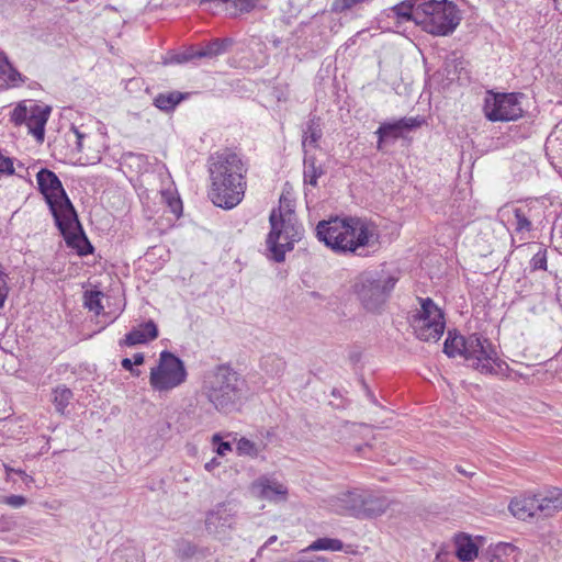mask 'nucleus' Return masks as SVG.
<instances>
[{
	"mask_svg": "<svg viewBox=\"0 0 562 562\" xmlns=\"http://www.w3.org/2000/svg\"><path fill=\"white\" fill-rule=\"evenodd\" d=\"M36 180L38 190L54 217L55 225L67 245L76 248L80 256L91 254L93 247L81 228L75 206L59 178L52 170L42 168L36 175Z\"/></svg>",
	"mask_w": 562,
	"mask_h": 562,
	"instance_id": "f257e3e1",
	"label": "nucleus"
},
{
	"mask_svg": "<svg viewBox=\"0 0 562 562\" xmlns=\"http://www.w3.org/2000/svg\"><path fill=\"white\" fill-rule=\"evenodd\" d=\"M315 231L318 240L338 255L361 256L360 249L374 247L379 243L375 225L360 217L321 221Z\"/></svg>",
	"mask_w": 562,
	"mask_h": 562,
	"instance_id": "f03ea898",
	"label": "nucleus"
},
{
	"mask_svg": "<svg viewBox=\"0 0 562 562\" xmlns=\"http://www.w3.org/2000/svg\"><path fill=\"white\" fill-rule=\"evenodd\" d=\"M209 171L212 202L227 210L238 205L245 194L247 172L240 156L229 149L215 153L210 157Z\"/></svg>",
	"mask_w": 562,
	"mask_h": 562,
	"instance_id": "7ed1b4c3",
	"label": "nucleus"
},
{
	"mask_svg": "<svg viewBox=\"0 0 562 562\" xmlns=\"http://www.w3.org/2000/svg\"><path fill=\"white\" fill-rule=\"evenodd\" d=\"M246 381L228 363L215 366L204 374L202 392L213 407L224 414L238 409Z\"/></svg>",
	"mask_w": 562,
	"mask_h": 562,
	"instance_id": "20e7f679",
	"label": "nucleus"
},
{
	"mask_svg": "<svg viewBox=\"0 0 562 562\" xmlns=\"http://www.w3.org/2000/svg\"><path fill=\"white\" fill-rule=\"evenodd\" d=\"M443 352L449 358L463 357L471 367L484 374H498L505 364L498 359L493 345L477 334L468 337L449 331L443 344Z\"/></svg>",
	"mask_w": 562,
	"mask_h": 562,
	"instance_id": "39448f33",
	"label": "nucleus"
},
{
	"mask_svg": "<svg viewBox=\"0 0 562 562\" xmlns=\"http://www.w3.org/2000/svg\"><path fill=\"white\" fill-rule=\"evenodd\" d=\"M269 222L271 229L267 237V247L271 258L276 262H282L285 254L291 251L294 244L300 240L301 226L290 205L282 206V199H280V206L271 211Z\"/></svg>",
	"mask_w": 562,
	"mask_h": 562,
	"instance_id": "423d86ee",
	"label": "nucleus"
},
{
	"mask_svg": "<svg viewBox=\"0 0 562 562\" xmlns=\"http://www.w3.org/2000/svg\"><path fill=\"white\" fill-rule=\"evenodd\" d=\"M417 25L429 34L446 36L451 34L461 21V12L456 3L448 0H423L416 5Z\"/></svg>",
	"mask_w": 562,
	"mask_h": 562,
	"instance_id": "0eeeda50",
	"label": "nucleus"
},
{
	"mask_svg": "<svg viewBox=\"0 0 562 562\" xmlns=\"http://www.w3.org/2000/svg\"><path fill=\"white\" fill-rule=\"evenodd\" d=\"M397 278L379 271H364L353 282L352 289L364 310L378 313L393 291Z\"/></svg>",
	"mask_w": 562,
	"mask_h": 562,
	"instance_id": "6e6552de",
	"label": "nucleus"
},
{
	"mask_svg": "<svg viewBox=\"0 0 562 562\" xmlns=\"http://www.w3.org/2000/svg\"><path fill=\"white\" fill-rule=\"evenodd\" d=\"M188 372L184 362L175 353L164 350L158 364L150 370V386L159 392H167L186 382Z\"/></svg>",
	"mask_w": 562,
	"mask_h": 562,
	"instance_id": "1a4fd4ad",
	"label": "nucleus"
},
{
	"mask_svg": "<svg viewBox=\"0 0 562 562\" xmlns=\"http://www.w3.org/2000/svg\"><path fill=\"white\" fill-rule=\"evenodd\" d=\"M522 93H495L488 91L484 100V114L491 122L516 121L522 116Z\"/></svg>",
	"mask_w": 562,
	"mask_h": 562,
	"instance_id": "9d476101",
	"label": "nucleus"
},
{
	"mask_svg": "<svg viewBox=\"0 0 562 562\" xmlns=\"http://www.w3.org/2000/svg\"><path fill=\"white\" fill-rule=\"evenodd\" d=\"M362 496L363 490L353 488L331 495L324 502L326 503V507L333 513L362 518L364 513L361 507V503L363 502Z\"/></svg>",
	"mask_w": 562,
	"mask_h": 562,
	"instance_id": "9b49d317",
	"label": "nucleus"
},
{
	"mask_svg": "<svg viewBox=\"0 0 562 562\" xmlns=\"http://www.w3.org/2000/svg\"><path fill=\"white\" fill-rule=\"evenodd\" d=\"M423 123V120L418 117H402L394 122H384L376 130L375 134L378 135V149L382 148V143L391 137L398 138L403 135L405 131H412L416 127H419Z\"/></svg>",
	"mask_w": 562,
	"mask_h": 562,
	"instance_id": "f8f14e48",
	"label": "nucleus"
},
{
	"mask_svg": "<svg viewBox=\"0 0 562 562\" xmlns=\"http://www.w3.org/2000/svg\"><path fill=\"white\" fill-rule=\"evenodd\" d=\"M409 324L414 330L416 337L424 341H438L440 337L443 335L446 323L445 317L439 318L438 321H432L430 318L423 319L420 318H408Z\"/></svg>",
	"mask_w": 562,
	"mask_h": 562,
	"instance_id": "ddd939ff",
	"label": "nucleus"
},
{
	"mask_svg": "<svg viewBox=\"0 0 562 562\" xmlns=\"http://www.w3.org/2000/svg\"><path fill=\"white\" fill-rule=\"evenodd\" d=\"M158 337V327L153 319H149L127 333L124 339L120 340V346L133 347L140 344H147Z\"/></svg>",
	"mask_w": 562,
	"mask_h": 562,
	"instance_id": "4468645a",
	"label": "nucleus"
},
{
	"mask_svg": "<svg viewBox=\"0 0 562 562\" xmlns=\"http://www.w3.org/2000/svg\"><path fill=\"white\" fill-rule=\"evenodd\" d=\"M510 513L520 520L531 517H541L540 507L535 494H526L515 497L508 506Z\"/></svg>",
	"mask_w": 562,
	"mask_h": 562,
	"instance_id": "2eb2a0df",
	"label": "nucleus"
},
{
	"mask_svg": "<svg viewBox=\"0 0 562 562\" xmlns=\"http://www.w3.org/2000/svg\"><path fill=\"white\" fill-rule=\"evenodd\" d=\"M50 114V108L47 105H31V112L27 116L25 125L29 132L38 140H44L45 125Z\"/></svg>",
	"mask_w": 562,
	"mask_h": 562,
	"instance_id": "dca6fc26",
	"label": "nucleus"
},
{
	"mask_svg": "<svg viewBox=\"0 0 562 562\" xmlns=\"http://www.w3.org/2000/svg\"><path fill=\"white\" fill-rule=\"evenodd\" d=\"M535 495L540 507L541 517H550L554 513L562 510V490L551 487Z\"/></svg>",
	"mask_w": 562,
	"mask_h": 562,
	"instance_id": "f3484780",
	"label": "nucleus"
},
{
	"mask_svg": "<svg viewBox=\"0 0 562 562\" xmlns=\"http://www.w3.org/2000/svg\"><path fill=\"white\" fill-rule=\"evenodd\" d=\"M362 501L363 502L361 503V507L362 512H364L362 518H373L380 516L389 507V501L386 497L381 496L370 490H363Z\"/></svg>",
	"mask_w": 562,
	"mask_h": 562,
	"instance_id": "a211bd4d",
	"label": "nucleus"
},
{
	"mask_svg": "<svg viewBox=\"0 0 562 562\" xmlns=\"http://www.w3.org/2000/svg\"><path fill=\"white\" fill-rule=\"evenodd\" d=\"M456 557L461 562H471L479 554V547L471 536L460 533L454 538Z\"/></svg>",
	"mask_w": 562,
	"mask_h": 562,
	"instance_id": "6ab92c4d",
	"label": "nucleus"
},
{
	"mask_svg": "<svg viewBox=\"0 0 562 562\" xmlns=\"http://www.w3.org/2000/svg\"><path fill=\"white\" fill-rule=\"evenodd\" d=\"M254 488L258 491L260 497L269 501L277 499L279 496L284 498L288 494V488L283 484L266 477L259 479L254 484Z\"/></svg>",
	"mask_w": 562,
	"mask_h": 562,
	"instance_id": "aec40b11",
	"label": "nucleus"
},
{
	"mask_svg": "<svg viewBox=\"0 0 562 562\" xmlns=\"http://www.w3.org/2000/svg\"><path fill=\"white\" fill-rule=\"evenodd\" d=\"M324 173L325 170L322 165L316 164V158L305 153L303 171L304 183L316 187L318 178Z\"/></svg>",
	"mask_w": 562,
	"mask_h": 562,
	"instance_id": "412c9836",
	"label": "nucleus"
},
{
	"mask_svg": "<svg viewBox=\"0 0 562 562\" xmlns=\"http://www.w3.org/2000/svg\"><path fill=\"white\" fill-rule=\"evenodd\" d=\"M420 302V308L416 310L409 318H420V321L432 319L438 321L442 318V311L434 303V301L429 297L418 299Z\"/></svg>",
	"mask_w": 562,
	"mask_h": 562,
	"instance_id": "4be33fe9",
	"label": "nucleus"
},
{
	"mask_svg": "<svg viewBox=\"0 0 562 562\" xmlns=\"http://www.w3.org/2000/svg\"><path fill=\"white\" fill-rule=\"evenodd\" d=\"M323 133L319 124V117H311L306 123V127L303 130V148L305 149L306 146L316 147Z\"/></svg>",
	"mask_w": 562,
	"mask_h": 562,
	"instance_id": "5701e85b",
	"label": "nucleus"
},
{
	"mask_svg": "<svg viewBox=\"0 0 562 562\" xmlns=\"http://www.w3.org/2000/svg\"><path fill=\"white\" fill-rule=\"evenodd\" d=\"M260 367L266 374L278 378L282 375L285 370V361L278 355L270 353L262 357Z\"/></svg>",
	"mask_w": 562,
	"mask_h": 562,
	"instance_id": "b1692460",
	"label": "nucleus"
},
{
	"mask_svg": "<svg viewBox=\"0 0 562 562\" xmlns=\"http://www.w3.org/2000/svg\"><path fill=\"white\" fill-rule=\"evenodd\" d=\"M184 94L180 92L160 93L154 99V105L161 111H172L182 100Z\"/></svg>",
	"mask_w": 562,
	"mask_h": 562,
	"instance_id": "393cba45",
	"label": "nucleus"
},
{
	"mask_svg": "<svg viewBox=\"0 0 562 562\" xmlns=\"http://www.w3.org/2000/svg\"><path fill=\"white\" fill-rule=\"evenodd\" d=\"M52 402L56 412L64 414L66 407L69 405L74 394L72 391L65 385L57 386L52 392Z\"/></svg>",
	"mask_w": 562,
	"mask_h": 562,
	"instance_id": "a878e982",
	"label": "nucleus"
},
{
	"mask_svg": "<svg viewBox=\"0 0 562 562\" xmlns=\"http://www.w3.org/2000/svg\"><path fill=\"white\" fill-rule=\"evenodd\" d=\"M420 1H416V0H406V1H403V2L394 5L392 8V10L398 18H402L407 21L412 20L417 24V19L415 16V13H416V5Z\"/></svg>",
	"mask_w": 562,
	"mask_h": 562,
	"instance_id": "bb28decb",
	"label": "nucleus"
},
{
	"mask_svg": "<svg viewBox=\"0 0 562 562\" xmlns=\"http://www.w3.org/2000/svg\"><path fill=\"white\" fill-rule=\"evenodd\" d=\"M194 59H198L196 50L190 48V49H188L186 52H181V53L169 52L166 55V57L164 58V64L165 65L184 64L188 61H192Z\"/></svg>",
	"mask_w": 562,
	"mask_h": 562,
	"instance_id": "cd10ccee",
	"label": "nucleus"
},
{
	"mask_svg": "<svg viewBox=\"0 0 562 562\" xmlns=\"http://www.w3.org/2000/svg\"><path fill=\"white\" fill-rule=\"evenodd\" d=\"M342 547H344V543L339 539L318 538L310 544L308 549L340 551L342 549Z\"/></svg>",
	"mask_w": 562,
	"mask_h": 562,
	"instance_id": "c85d7f7f",
	"label": "nucleus"
},
{
	"mask_svg": "<svg viewBox=\"0 0 562 562\" xmlns=\"http://www.w3.org/2000/svg\"><path fill=\"white\" fill-rule=\"evenodd\" d=\"M101 296L102 293L100 291H87L85 293V306L89 311H92L95 314H100L103 311Z\"/></svg>",
	"mask_w": 562,
	"mask_h": 562,
	"instance_id": "c756f323",
	"label": "nucleus"
},
{
	"mask_svg": "<svg viewBox=\"0 0 562 562\" xmlns=\"http://www.w3.org/2000/svg\"><path fill=\"white\" fill-rule=\"evenodd\" d=\"M236 450L239 456H248L251 458L258 457L260 452L255 442L244 437L237 441Z\"/></svg>",
	"mask_w": 562,
	"mask_h": 562,
	"instance_id": "7c9ffc66",
	"label": "nucleus"
},
{
	"mask_svg": "<svg viewBox=\"0 0 562 562\" xmlns=\"http://www.w3.org/2000/svg\"><path fill=\"white\" fill-rule=\"evenodd\" d=\"M515 216V231L517 233L529 232L531 229V222L522 209L516 207L514 210Z\"/></svg>",
	"mask_w": 562,
	"mask_h": 562,
	"instance_id": "2f4dec72",
	"label": "nucleus"
},
{
	"mask_svg": "<svg viewBox=\"0 0 562 562\" xmlns=\"http://www.w3.org/2000/svg\"><path fill=\"white\" fill-rule=\"evenodd\" d=\"M224 45L220 41H214L207 44L205 47L196 50L198 59L204 57H214L224 52Z\"/></svg>",
	"mask_w": 562,
	"mask_h": 562,
	"instance_id": "473e14b6",
	"label": "nucleus"
},
{
	"mask_svg": "<svg viewBox=\"0 0 562 562\" xmlns=\"http://www.w3.org/2000/svg\"><path fill=\"white\" fill-rule=\"evenodd\" d=\"M446 70L448 76L460 74L464 69V60L456 53L451 54L446 59Z\"/></svg>",
	"mask_w": 562,
	"mask_h": 562,
	"instance_id": "72a5a7b5",
	"label": "nucleus"
},
{
	"mask_svg": "<svg viewBox=\"0 0 562 562\" xmlns=\"http://www.w3.org/2000/svg\"><path fill=\"white\" fill-rule=\"evenodd\" d=\"M31 112V106L27 108L24 103H19L10 114V120L15 125L25 124L27 116Z\"/></svg>",
	"mask_w": 562,
	"mask_h": 562,
	"instance_id": "f704fd0d",
	"label": "nucleus"
},
{
	"mask_svg": "<svg viewBox=\"0 0 562 562\" xmlns=\"http://www.w3.org/2000/svg\"><path fill=\"white\" fill-rule=\"evenodd\" d=\"M2 78L5 79L12 87H19L25 82V77L16 68H14L13 65L7 69L5 75Z\"/></svg>",
	"mask_w": 562,
	"mask_h": 562,
	"instance_id": "c9c22d12",
	"label": "nucleus"
},
{
	"mask_svg": "<svg viewBox=\"0 0 562 562\" xmlns=\"http://www.w3.org/2000/svg\"><path fill=\"white\" fill-rule=\"evenodd\" d=\"M530 266L532 270H547V250L540 248L531 258Z\"/></svg>",
	"mask_w": 562,
	"mask_h": 562,
	"instance_id": "e433bc0d",
	"label": "nucleus"
},
{
	"mask_svg": "<svg viewBox=\"0 0 562 562\" xmlns=\"http://www.w3.org/2000/svg\"><path fill=\"white\" fill-rule=\"evenodd\" d=\"M364 1L366 0H334L331 3V11L341 13Z\"/></svg>",
	"mask_w": 562,
	"mask_h": 562,
	"instance_id": "4c0bfd02",
	"label": "nucleus"
},
{
	"mask_svg": "<svg viewBox=\"0 0 562 562\" xmlns=\"http://www.w3.org/2000/svg\"><path fill=\"white\" fill-rule=\"evenodd\" d=\"M176 552L181 558H191L196 552V547L187 540H181L177 543Z\"/></svg>",
	"mask_w": 562,
	"mask_h": 562,
	"instance_id": "58836bf2",
	"label": "nucleus"
},
{
	"mask_svg": "<svg viewBox=\"0 0 562 562\" xmlns=\"http://www.w3.org/2000/svg\"><path fill=\"white\" fill-rule=\"evenodd\" d=\"M212 441L216 446V453L218 456H225L227 452L232 451V445L227 441H223L220 434H215L212 438Z\"/></svg>",
	"mask_w": 562,
	"mask_h": 562,
	"instance_id": "ea45409f",
	"label": "nucleus"
},
{
	"mask_svg": "<svg viewBox=\"0 0 562 562\" xmlns=\"http://www.w3.org/2000/svg\"><path fill=\"white\" fill-rule=\"evenodd\" d=\"M233 7L240 12H250L257 3V0H231Z\"/></svg>",
	"mask_w": 562,
	"mask_h": 562,
	"instance_id": "a19ab883",
	"label": "nucleus"
},
{
	"mask_svg": "<svg viewBox=\"0 0 562 562\" xmlns=\"http://www.w3.org/2000/svg\"><path fill=\"white\" fill-rule=\"evenodd\" d=\"M13 172H14V167H13L12 159L0 153V176L13 175Z\"/></svg>",
	"mask_w": 562,
	"mask_h": 562,
	"instance_id": "79ce46f5",
	"label": "nucleus"
},
{
	"mask_svg": "<svg viewBox=\"0 0 562 562\" xmlns=\"http://www.w3.org/2000/svg\"><path fill=\"white\" fill-rule=\"evenodd\" d=\"M27 499L22 495L5 496L3 503L13 508H20L26 504Z\"/></svg>",
	"mask_w": 562,
	"mask_h": 562,
	"instance_id": "37998d69",
	"label": "nucleus"
},
{
	"mask_svg": "<svg viewBox=\"0 0 562 562\" xmlns=\"http://www.w3.org/2000/svg\"><path fill=\"white\" fill-rule=\"evenodd\" d=\"M4 468H5V473L8 476H10L12 473H14V474H18L25 484H30L33 482V477L30 476L29 474H26V472L24 470L14 469L9 465H4Z\"/></svg>",
	"mask_w": 562,
	"mask_h": 562,
	"instance_id": "c03bdc74",
	"label": "nucleus"
},
{
	"mask_svg": "<svg viewBox=\"0 0 562 562\" xmlns=\"http://www.w3.org/2000/svg\"><path fill=\"white\" fill-rule=\"evenodd\" d=\"M224 506H220L215 512H211L207 517H206V520H205V524H206V527L207 528H211V526H217V524H220L222 517H221V512H222V508Z\"/></svg>",
	"mask_w": 562,
	"mask_h": 562,
	"instance_id": "a18cd8bd",
	"label": "nucleus"
},
{
	"mask_svg": "<svg viewBox=\"0 0 562 562\" xmlns=\"http://www.w3.org/2000/svg\"><path fill=\"white\" fill-rule=\"evenodd\" d=\"M7 54L0 50V78L4 77L7 69L11 66Z\"/></svg>",
	"mask_w": 562,
	"mask_h": 562,
	"instance_id": "49530a36",
	"label": "nucleus"
},
{
	"mask_svg": "<svg viewBox=\"0 0 562 562\" xmlns=\"http://www.w3.org/2000/svg\"><path fill=\"white\" fill-rule=\"evenodd\" d=\"M76 135V150L81 153L83 149V138L85 134H82L77 127L72 126L71 128Z\"/></svg>",
	"mask_w": 562,
	"mask_h": 562,
	"instance_id": "de8ad7c7",
	"label": "nucleus"
},
{
	"mask_svg": "<svg viewBox=\"0 0 562 562\" xmlns=\"http://www.w3.org/2000/svg\"><path fill=\"white\" fill-rule=\"evenodd\" d=\"M122 367L130 371L133 375H136L138 376L139 375V371L138 370H135L134 369V363H133V360L130 359V358H124L121 362Z\"/></svg>",
	"mask_w": 562,
	"mask_h": 562,
	"instance_id": "09e8293b",
	"label": "nucleus"
},
{
	"mask_svg": "<svg viewBox=\"0 0 562 562\" xmlns=\"http://www.w3.org/2000/svg\"><path fill=\"white\" fill-rule=\"evenodd\" d=\"M170 210L173 214L179 215L182 211V203L180 199H172L169 201Z\"/></svg>",
	"mask_w": 562,
	"mask_h": 562,
	"instance_id": "8fccbe9b",
	"label": "nucleus"
},
{
	"mask_svg": "<svg viewBox=\"0 0 562 562\" xmlns=\"http://www.w3.org/2000/svg\"><path fill=\"white\" fill-rule=\"evenodd\" d=\"M559 131H562V123L557 125V130L547 138L546 146L547 148H552L554 143L559 139L558 136H554Z\"/></svg>",
	"mask_w": 562,
	"mask_h": 562,
	"instance_id": "3c124183",
	"label": "nucleus"
},
{
	"mask_svg": "<svg viewBox=\"0 0 562 562\" xmlns=\"http://www.w3.org/2000/svg\"><path fill=\"white\" fill-rule=\"evenodd\" d=\"M221 462L217 458H212L209 462L204 464V469L209 472H212L215 468L220 467Z\"/></svg>",
	"mask_w": 562,
	"mask_h": 562,
	"instance_id": "603ef678",
	"label": "nucleus"
},
{
	"mask_svg": "<svg viewBox=\"0 0 562 562\" xmlns=\"http://www.w3.org/2000/svg\"><path fill=\"white\" fill-rule=\"evenodd\" d=\"M229 2H231V0H199L200 5H205L207 3H214L216 5H220V4H227Z\"/></svg>",
	"mask_w": 562,
	"mask_h": 562,
	"instance_id": "864d4df0",
	"label": "nucleus"
},
{
	"mask_svg": "<svg viewBox=\"0 0 562 562\" xmlns=\"http://www.w3.org/2000/svg\"><path fill=\"white\" fill-rule=\"evenodd\" d=\"M454 469H456L457 472H459L460 474H462L464 476L471 477V476L474 475V472L472 470H467L462 465H456Z\"/></svg>",
	"mask_w": 562,
	"mask_h": 562,
	"instance_id": "5fc2aeb1",
	"label": "nucleus"
},
{
	"mask_svg": "<svg viewBox=\"0 0 562 562\" xmlns=\"http://www.w3.org/2000/svg\"><path fill=\"white\" fill-rule=\"evenodd\" d=\"M134 366H140L144 363V355L142 352H137L133 357Z\"/></svg>",
	"mask_w": 562,
	"mask_h": 562,
	"instance_id": "6e6d98bb",
	"label": "nucleus"
},
{
	"mask_svg": "<svg viewBox=\"0 0 562 562\" xmlns=\"http://www.w3.org/2000/svg\"><path fill=\"white\" fill-rule=\"evenodd\" d=\"M277 541V536H271L267 541L266 543L260 548V551H262L266 547L272 544L273 542Z\"/></svg>",
	"mask_w": 562,
	"mask_h": 562,
	"instance_id": "4d7b16f0",
	"label": "nucleus"
},
{
	"mask_svg": "<svg viewBox=\"0 0 562 562\" xmlns=\"http://www.w3.org/2000/svg\"><path fill=\"white\" fill-rule=\"evenodd\" d=\"M555 9L562 12V0H553Z\"/></svg>",
	"mask_w": 562,
	"mask_h": 562,
	"instance_id": "13d9d810",
	"label": "nucleus"
},
{
	"mask_svg": "<svg viewBox=\"0 0 562 562\" xmlns=\"http://www.w3.org/2000/svg\"><path fill=\"white\" fill-rule=\"evenodd\" d=\"M95 159H97V160H95V162L100 161V157H97ZM86 164H94V161H91V162H89V161L81 162V165H86Z\"/></svg>",
	"mask_w": 562,
	"mask_h": 562,
	"instance_id": "bf43d9fd",
	"label": "nucleus"
},
{
	"mask_svg": "<svg viewBox=\"0 0 562 562\" xmlns=\"http://www.w3.org/2000/svg\"><path fill=\"white\" fill-rule=\"evenodd\" d=\"M368 394H369V396H371L373 398L371 391H368Z\"/></svg>",
	"mask_w": 562,
	"mask_h": 562,
	"instance_id": "052dcab7",
	"label": "nucleus"
},
{
	"mask_svg": "<svg viewBox=\"0 0 562 562\" xmlns=\"http://www.w3.org/2000/svg\"><path fill=\"white\" fill-rule=\"evenodd\" d=\"M368 394H369V396H371L373 398L371 391H368Z\"/></svg>",
	"mask_w": 562,
	"mask_h": 562,
	"instance_id": "680f3d73",
	"label": "nucleus"
},
{
	"mask_svg": "<svg viewBox=\"0 0 562 562\" xmlns=\"http://www.w3.org/2000/svg\"><path fill=\"white\" fill-rule=\"evenodd\" d=\"M561 7H562V1H561Z\"/></svg>",
	"mask_w": 562,
	"mask_h": 562,
	"instance_id": "e2e57ef3",
	"label": "nucleus"
}]
</instances>
